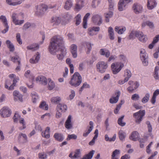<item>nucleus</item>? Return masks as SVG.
<instances>
[{
  "mask_svg": "<svg viewBox=\"0 0 159 159\" xmlns=\"http://www.w3.org/2000/svg\"><path fill=\"white\" fill-rule=\"evenodd\" d=\"M40 56V54L39 52H37L36 55L30 59V63L32 64L38 63L39 60Z\"/></svg>",
  "mask_w": 159,
  "mask_h": 159,
  "instance_id": "nucleus-18",
  "label": "nucleus"
},
{
  "mask_svg": "<svg viewBox=\"0 0 159 159\" xmlns=\"http://www.w3.org/2000/svg\"><path fill=\"white\" fill-rule=\"evenodd\" d=\"M131 73L130 70L128 69H126L125 70L124 76L125 77V79H127L128 80L129 79L131 76Z\"/></svg>",
  "mask_w": 159,
  "mask_h": 159,
  "instance_id": "nucleus-41",
  "label": "nucleus"
},
{
  "mask_svg": "<svg viewBox=\"0 0 159 159\" xmlns=\"http://www.w3.org/2000/svg\"><path fill=\"white\" fill-rule=\"evenodd\" d=\"M84 44L88 49V51L87 52V53L89 54L92 48V45L89 42H85L84 43Z\"/></svg>",
  "mask_w": 159,
  "mask_h": 159,
  "instance_id": "nucleus-47",
  "label": "nucleus"
},
{
  "mask_svg": "<svg viewBox=\"0 0 159 159\" xmlns=\"http://www.w3.org/2000/svg\"><path fill=\"white\" fill-rule=\"evenodd\" d=\"M76 23V25H79L81 22V16L80 14H78L75 17Z\"/></svg>",
  "mask_w": 159,
  "mask_h": 159,
  "instance_id": "nucleus-53",
  "label": "nucleus"
},
{
  "mask_svg": "<svg viewBox=\"0 0 159 159\" xmlns=\"http://www.w3.org/2000/svg\"><path fill=\"white\" fill-rule=\"evenodd\" d=\"M146 124L148 125V131L150 133L149 134L150 136L152 137V138L153 137V135H152V133H151L152 131V125L150 124V122L149 121H147L146 122Z\"/></svg>",
  "mask_w": 159,
  "mask_h": 159,
  "instance_id": "nucleus-51",
  "label": "nucleus"
},
{
  "mask_svg": "<svg viewBox=\"0 0 159 159\" xmlns=\"http://www.w3.org/2000/svg\"><path fill=\"white\" fill-rule=\"evenodd\" d=\"M13 95L15 101H19L20 102H23V95L18 91L16 90L14 91Z\"/></svg>",
  "mask_w": 159,
  "mask_h": 159,
  "instance_id": "nucleus-12",
  "label": "nucleus"
},
{
  "mask_svg": "<svg viewBox=\"0 0 159 159\" xmlns=\"http://www.w3.org/2000/svg\"><path fill=\"white\" fill-rule=\"evenodd\" d=\"M24 75L27 78L30 79L32 80H33L34 79V77L30 73V70H27L25 72Z\"/></svg>",
  "mask_w": 159,
  "mask_h": 159,
  "instance_id": "nucleus-46",
  "label": "nucleus"
},
{
  "mask_svg": "<svg viewBox=\"0 0 159 159\" xmlns=\"http://www.w3.org/2000/svg\"><path fill=\"white\" fill-rule=\"evenodd\" d=\"M92 20L94 23L98 25H100L102 23V18L98 15H93L92 17Z\"/></svg>",
  "mask_w": 159,
  "mask_h": 159,
  "instance_id": "nucleus-11",
  "label": "nucleus"
},
{
  "mask_svg": "<svg viewBox=\"0 0 159 159\" xmlns=\"http://www.w3.org/2000/svg\"><path fill=\"white\" fill-rule=\"evenodd\" d=\"M6 2L8 4L12 6L17 5V2H12V0H6Z\"/></svg>",
  "mask_w": 159,
  "mask_h": 159,
  "instance_id": "nucleus-64",
  "label": "nucleus"
},
{
  "mask_svg": "<svg viewBox=\"0 0 159 159\" xmlns=\"http://www.w3.org/2000/svg\"><path fill=\"white\" fill-rule=\"evenodd\" d=\"M64 43L62 37L59 35L55 36L52 38L49 46V51L51 54L53 55L55 53L58 48L59 47L61 53L57 55V57L59 60H62L66 53V49L64 46Z\"/></svg>",
  "mask_w": 159,
  "mask_h": 159,
  "instance_id": "nucleus-1",
  "label": "nucleus"
},
{
  "mask_svg": "<svg viewBox=\"0 0 159 159\" xmlns=\"http://www.w3.org/2000/svg\"><path fill=\"white\" fill-rule=\"evenodd\" d=\"M11 113V110L8 107H3L0 110V114L1 116L4 118L10 116Z\"/></svg>",
  "mask_w": 159,
  "mask_h": 159,
  "instance_id": "nucleus-8",
  "label": "nucleus"
},
{
  "mask_svg": "<svg viewBox=\"0 0 159 159\" xmlns=\"http://www.w3.org/2000/svg\"><path fill=\"white\" fill-rule=\"evenodd\" d=\"M100 54L101 55L105 56L106 57L108 58L110 55V52L109 50L104 48H102L100 51Z\"/></svg>",
  "mask_w": 159,
  "mask_h": 159,
  "instance_id": "nucleus-22",
  "label": "nucleus"
},
{
  "mask_svg": "<svg viewBox=\"0 0 159 159\" xmlns=\"http://www.w3.org/2000/svg\"><path fill=\"white\" fill-rule=\"evenodd\" d=\"M80 149H76L74 157H75V158H78L80 157Z\"/></svg>",
  "mask_w": 159,
  "mask_h": 159,
  "instance_id": "nucleus-60",
  "label": "nucleus"
},
{
  "mask_svg": "<svg viewBox=\"0 0 159 159\" xmlns=\"http://www.w3.org/2000/svg\"><path fill=\"white\" fill-rule=\"evenodd\" d=\"M108 32L110 39L111 40H113L115 39V35L114 30L111 27H109Z\"/></svg>",
  "mask_w": 159,
  "mask_h": 159,
  "instance_id": "nucleus-24",
  "label": "nucleus"
},
{
  "mask_svg": "<svg viewBox=\"0 0 159 159\" xmlns=\"http://www.w3.org/2000/svg\"><path fill=\"white\" fill-rule=\"evenodd\" d=\"M159 70V67L156 66L154 69V72L153 74V76L156 80H159V75L158 72Z\"/></svg>",
  "mask_w": 159,
  "mask_h": 159,
  "instance_id": "nucleus-44",
  "label": "nucleus"
},
{
  "mask_svg": "<svg viewBox=\"0 0 159 159\" xmlns=\"http://www.w3.org/2000/svg\"><path fill=\"white\" fill-rule=\"evenodd\" d=\"M120 95V92L119 90H117L115 92V97L112 96L109 99V102L111 104L116 103L118 101L119 97Z\"/></svg>",
  "mask_w": 159,
  "mask_h": 159,
  "instance_id": "nucleus-10",
  "label": "nucleus"
},
{
  "mask_svg": "<svg viewBox=\"0 0 159 159\" xmlns=\"http://www.w3.org/2000/svg\"><path fill=\"white\" fill-rule=\"evenodd\" d=\"M67 109V107L64 103H59L57 107L56 110L61 112H65Z\"/></svg>",
  "mask_w": 159,
  "mask_h": 159,
  "instance_id": "nucleus-17",
  "label": "nucleus"
},
{
  "mask_svg": "<svg viewBox=\"0 0 159 159\" xmlns=\"http://www.w3.org/2000/svg\"><path fill=\"white\" fill-rule=\"evenodd\" d=\"M113 14V12L111 11H110L109 12L106 13L105 14L106 18V21L107 22L109 21V18L112 17Z\"/></svg>",
  "mask_w": 159,
  "mask_h": 159,
  "instance_id": "nucleus-39",
  "label": "nucleus"
},
{
  "mask_svg": "<svg viewBox=\"0 0 159 159\" xmlns=\"http://www.w3.org/2000/svg\"><path fill=\"white\" fill-rule=\"evenodd\" d=\"M19 120V123L22 125V128H20V129H25L26 127V123L23 118H21Z\"/></svg>",
  "mask_w": 159,
  "mask_h": 159,
  "instance_id": "nucleus-52",
  "label": "nucleus"
},
{
  "mask_svg": "<svg viewBox=\"0 0 159 159\" xmlns=\"http://www.w3.org/2000/svg\"><path fill=\"white\" fill-rule=\"evenodd\" d=\"M11 61L14 63L18 62L19 65L20 64V57L17 56L15 57H11Z\"/></svg>",
  "mask_w": 159,
  "mask_h": 159,
  "instance_id": "nucleus-48",
  "label": "nucleus"
},
{
  "mask_svg": "<svg viewBox=\"0 0 159 159\" xmlns=\"http://www.w3.org/2000/svg\"><path fill=\"white\" fill-rule=\"evenodd\" d=\"M48 89L49 90L53 89L55 87V84L50 78H48Z\"/></svg>",
  "mask_w": 159,
  "mask_h": 159,
  "instance_id": "nucleus-30",
  "label": "nucleus"
},
{
  "mask_svg": "<svg viewBox=\"0 0 159 159\" xmlns=\"http://www.w3.org/2000/svg\"><path fill=\"white\" fill-rule=\"evenodd\" d=\"M50 128L49 127H47L45 131L42 133V135L43 137L46 139L49 138L50 137Z\"/></svg>",
  "mask_w": 159,
  "mask_h": 159,
  "instance_id": "nucleus-21",
  "label": "nucleus"
},
{
  "mask_svg": "<svg viewBox=\"0 0 159 159\" xmlns=\"http://www.w3.org/2000/svg\"><path fill=\"white\" fill-rule=\"evenodd\" d=\"M90 86L89 84H88L87 82H85L84 83L83 85L81 86L79 90V92L81 93L84 88H89Z\"/></svg>",
  "mask_w": 159,
  "mask_h": 159,
  "instance_id": "nucleus-57",
  "label": "nucleus"
},
{
  "mask_svg": "<svg viewBox=\"0 0 159 159\" xmlns=\"http://www.w3.org/2000/svg\"><path fill=\"white\" fill-rule=\"evenodd\" d=\"M118 135L120 140L122 141H124L126 137L125 133L123 130H120L119 132Z\"/></svg>",
  "mask_w": 159,
  "mask_h": 159,
  "instance_id": "nucleus-35",
  "label": "nucleus"
},
{
  "mask_svg": "<svg viewBox=\"0 0 159 159\" xmlns=\"http://www.w3.org/2000/svg\"><path fill=\"white\" fill-rule=\"evenodd\" d=\"M71 52L73 57L74 58L77 57V46L74 44H72L70 47Z\"/></svg>",
  "mask_w": 159,
  "mask_h": 159,
  "instance_id": "nucleus-20",
  "label": "nucleus"
},
{
  "mask_svg": "<svg viewBox=\"0 0 159 159\" xmlns=\"http://www.w3.org/2000/svg\"><path fill=\"white\" fill-rule=\"evenodd\" d=\"M19 80V78L18 77H16L14 78L13 80V84L10 86L9 88L10 89H14V87L16 85L17 81Z\"/></svg>",
  "mask_w": 159,
  "mask_h": 159,
  "instance_id": "nucleus-49",
  "label": "nucleus"
},
{
  "mask_svg": "<svg viewBox=\"0 0 159 159\" xmlns=\"http://www.w3.org/2000/svg\"><path fill=\"white\" fill-rule=\"evenodd\" d=\"M71 119V116L69 115L65 123V127L67 129H71L72 127V125Z\"/></svg>",
  "mask_w": 159,
  "mask_h": 159,
  "instance_id": "nucleus-19",
  "label": "nucleus"
},
{
  "mask_svg": "<svg viewBox=\"0 0 159 159\" xmlns=\"http://www.w3.org/2000/svg\"><path fill=\"white\" fill-rule=\"evenodd\" d=\"M82 82V77L78 72H75L72 76L69 82L70 84L72 86L77 87L79 86Z\"/></svg>",
  "mask_w": 159,
  "mask_h": 159,
  "instance_id": "nucleus-3",
  "label": "nucleus"
},
{
  "mask_svg": "<svg viewBox=\"0 0 159 159\" xmlns=\"http://www.w3.org/2000/svg\"><path fill=\"white\" fill-rule=\"evenodd\" d=\"M119 58L120 59L124 62H126L127 61V58L125 55L120 54L119 55Z\"/></svg>",
  "mask_w": 159,
  "mask_h": 159,
  "instance_id": "nucleus-62",
  "label": "nucleus"
},
{
  "mask_svg": "<svg viewBox=\"0 0 159 159\" xmlns=\"http://www.w3.org/2000/svg\"><path fill=\"white\" fill-rule=\"evenodd\" d=\"M95 152L94 150L91 151L88 154L84 155L81 159H91Z\"/></svg>",
  "mask_w": 159,
  "mask_h": 159,
  "instance_id": "nucleus-32",
  "label": "nucleus"
},
{
  "mask_svg": "<svg viewBox=\"0 0 159 159\" xmlns=\"http://www.w3.org/2000/svg\"><path fill=\"white\" fill-rule=\"evenodd\" d=\"M21 118L20 115L18 112H16L13 117L14 121L15 123H17L18 120H19Z\"/></svg>",
  "mask_w": 159,
  "mask_h": 159,
  "instance_id": "nucleus-45",
  "label": "nucleus"
},
{
  "mask_svg": "<svg viewBox=\"0 0 159 159\" xmlns=\"http://www.w3.org/2000/svg\"><path fill=\"white\" fill-rule=\"evenodd\" d=\"M101 2V0H93L92 6L93 8H95L97 7Z\"/></svg>",
  "mask_w": 159,
  "mask_h": 159,
  "instance_id": "nucleus-50",
  "label": "nucleus"
},
{
  "mask_svg": "<svg viewBox=\"0 0 159 159\" xmlns=\"http://www.w3.org/2000/svg\"><path fill=\"white\" fill-rule=\"evenodd\" d=\"M127 5L123 2L122 0H120L118 3V8L119 11H121L125 8Z\"/></svg>",
  "mask_w": 159,
  "mask_h": 159,
  "instance_id": "nucleus-25",
  "label": "nucleus"
},
{
  "mask_svg": "<svg viewBox=\"0 0 159 159\" xmlns=\"http://www.w3.org/2000/svg\"><path fill=\"white\" fill-rule=\"evenodd\" d=\"M0 19L4 25H8L7 20L5 16L1 15L0 17Z\"/></svg>",
  "mask_w": 159,
  "mask_h": 159,
  "instance_id": "nucleus-54",
  "label": "nucleus"
},
{
  "mask_svg": "<svg viewBox=\"0 0 159 159\" xmlns=\"http://www.w3.org/2000/svg\"><path fill=\"white\" fill-rule=\"evenodd\" d=\"M150 97V94L148 93H146L145 96L143 98L142 101L143 103H145L147 102L149 99Z\"/></svg>",
  "mask_w": 159,
  "mask_h": 159,
  "instance_id": "nucleus-55",
  "label": "nucleus"
},
{
  "mask_svg": "<svg viewBox=\"0 0 159 159\" xmlns=\"http://www.w3.org/2000/svg\"><path fill=\"white\" fill-rule=\"evenodd\" d=\"M116 137V134H115L113 137L112 138H110L107 134H106L105 136V140L106 141H114Z\"/></svg>",
  "mask_w": 159,
  "mask_h": 159,
  "instance_id": "nucleus-43",
  "label": "nucleus"
},
{
  "mask_svg": "<svg viewBox=\"0 0 159 159\" xmlns=\"http://www.w3.org/2000/svg\"><path fill=\"white\" fill-rule=\"evenodd\" d=\"M145 113V110H140L133 114V116L135 119V121L137 123L139 124L141 122Z\"/></svg>",
  "mask_w": 159,
  "mask_h": 159,
  "instance_id": "nucleus-6",
  "label": "nucleus"
},
{
  "mask_svg": "<svg viewBox=\"0 0 159 159\" xmlns=\"http://www.w3.org/2000/svg\"><path fill=\"white\" fill-rule=\"evenodd\" d=\"M157 4L156 0H147V7L149 10L153 9L156 7Z\"/></svg>",
  "mask_w": 159,
  "mask_h": 159,
  "instance_id": "nucleus-13",
  "label": "nucleus"
},
{
  "mask_svg": "<svg viewBox=\"0 0 159 159\" xmlns=\"http://www.w3.org/2000/svg\"><path fill=\"white\" fill-rule=\"evenodd\" d=\"M124 66V65L122 63L120 64L117 63H112L111 65V68L113 73L116 74L120 71Z\"/></svg>",
  "mask_w": 159,
  "mask_h": 159,
  "instance_id": "nucleus-7",
  "label": "nucleus"
},
{
  "mask_svg": "<svg viewBox=\"0 0 159 159\" xmlns=\"http://www.w3.org/2000/svg\"><path fill=\"white\" fill-rule=\"evenodd\" d=\"M36 81L37 82L39 83L44 85L47 84V80L45 77L43 75H39L36 78Z\"/></svg>",
  "mask_w": 159,
  "mask_h": 159,
  "instance_id": "nucleus-15",
  "label": "nucleus"
},
{
  "mask_svg": "<svg viewBox=\"0 0 159 159\" xmlns=\"http://www.w3.org/2000/svg\"><path fill=\"white\" fill-rule=\"evenodd\" d=\"M55 7V5L53 6L49 5L48 6L45 4H41L37 7L35 15L39 17H41L44 14L48 8L51 9Z\"/></svg>",
  "mask_w": 159,
  "mask_h": 159,
  "instance_id": "nucleus-2",
  "label": "nucleus"
},
{
  "mask_svg": "<svg viewBox=\"0 0 159 159\" xmlns=\"http://www.w3.org/2000/svg\"><path fill=\"white\" fill-rule=\"evenodd\" d=\"M32 98V101L33 103H36L39 99L38 95L37 93L34 92L31 94Z\"/></svg>",
  "mask_w": 159,
  "mask_h": 159,
  "instance_id": "nucleus-42",
  "label": "nucleus"
},
{
  "mask_svg": "<svg viewBox=\"0 0 159 159\" xmlns=\"http://www.w3.org/2000/svg\"><path fill=\"white\" fill-rule=\"evenodd\" d=\"M126 29L125 27H122L119 29V27L118 26H116L115 28V31L117 32L119 34H122L126 30Z\"/></svg>",
  "mask_w": 159,
  "mask_h": 159,
  "instance_id": "nucleus-38",
  "label": "nucleus"
},
{
  "mask_svg": "<svg viewBox=\"0 0 159 159\" xmlns=\"http://www.w3.org/2000/svg\"><path fill=\"white\" fill-rule=\"evenodd\" d=\"M39 107L40 108L45 110H47L48 109V105L46 104L45 101L41 102L39 105Z\"/></svg>",
  "mask_w": 159,
  "mask_h": 159,
  "instance_id": "nucleus-40",
  "label": "nucleus"
},
{
  "mask_svg": "<svg viewBox=\"0 0 159 159\" xmlns=\"http://www.w3.org/2000/svg\"><path fill=\"white\" fill-rule=\"evenodd\" d=\"M90 15V13H87L84 17L83 22V26L84 28L86 29L87 28V19Z\"/></svg>",
  "mask_w": 159,
  "mask_h": 159,
  "instance_id": "nucleus-34",
  "label": "nucleus"
},
{
  "mask_svg": "<svg viewBox=\"0 0 159 159\" xmlns=\"http://www.w3.org/2000/svg\"><path fill=\"white\" fill-rule=\"evenodd\" d=\"M6 43L7 47L9 49L10 51L11 52H13L15 50V48L13 43L9 40L6 41Z\"/></svg>",
  "mask_w": 159,
  "mask_h": 159,
  "instance_id": "nucleus-31",
  "label": "nucleus"
},
{
  "mask_svg": "<svg viewBox=\"0 0 159 159\" xmlns=\"http://www.w3.org/2000/svg\"><path fill=\"white\" fill-rule=\"evenodd\" d=\"M54 138L58 141L61 142L64 139L62 134L59 133H55L53 136Z\"/></svg>",
  "mask_w": 159,
  "mask_h": 159,
  "instance_id": "nucleus-29",
  "label": "nucleus"
},
{
  "mask_svg": "<svg viewBox=\"0 0 159 159\" xmlns=\"http://www.w3.org/2000/svg\"><path fill=\"white\" fill-rule=\"evenodd\" d=\"M109 4V9L110 10L113 9L114 5V2L113 0H107Z\"/></svg>",
  "mask_w": 159,
  "mask_h": 159,
  "instance_id": "nucleus-61",
  "label": "nucleus"
},
{
  "mask_svg": "<svg viewBox=\"0 0 159 159\" xmlns=\"http://www.w3.org/2000/svg\"><path fill=\"white\" fill-rule=\"evenodd\" d=\"M61 100V98L59 96L54 97L51 98V102L54 104H58Z\"/></svg>",
  "mask_w": 159,
  "mask_h": 159,
  "instance_id": "nucleus-36",
  "label": "nucleus"
},
{
  "mask_svg": "<svg viewBox=\"0 0 159 159\" xmlns=\"http://www.w3.org/2000/svg\"><path fill=\"white\" fill-rule=\"evenodd\" d=\"M137 37L139 41L142 42H145L147 40V36L144 34L143 32L139 31H138Z\"/></svg>",
  "mask_w": 159,
  "mask_h": 159,
  "instance_id": "nucleus-16",
  "label": "nucleus"
},
{
  "mask_svg": "<svg viewBox=\"0 0 159 159\" xmlns=\"http://www.w3.org/2000/svg\"><path fill=\"white\" fill-rule=\"evenodd\" d=\"M61 22L60 18L58 17H52L51 20V22L53 25H58Z\"/></svg>",
  "mask_w": 159,
  "mask_h": 159,
  "instance_id": "nucleus-23",
  "label": "nucleus"
},
{
  "mask_svg": "<svg viewBox=\"0 0 159 159\" xmlns=\"http://www.w3.org/2000/svg\"><path fill=\"white\" fill-rule=\"evenodd\" d=\"M39 157L40 159H45L47 158V155L44 152L40 153L39 154Z\"/></svg>",
  "mask_w": 159,
  "mask_h": 159,
  "instance_id": "nucleus-63",
  "label": "nucleus"
},
{
  "mask_svg": "<svg viewBox=\"0 0 159 159\" xmlns=\"http://www.w3.org/2000/svg\"><path fill=\"white\" fill-rule=\"evenodd\" d=\"M124 117V116H122L120 118H119L118 119V123L119 125L121 126H124L125 124V122H122V120L123 119Z\"/></svg>",
  "mask_w": 159,
  "mask_h": 159,
  "instance_id": "nucleus-56",
  "label": "nucleus"
},
{
  "mask_svg": "<svg viewBox=\"0 0 159 159\" xmlns=\"http://www.w3.org/2000/svg\"><path fill=\"white\" fill-rule=\"evenodd\" d=\"M77 136L74 134H69L66 138V140L69 141L71 139H77Z\"/></svg>",
  "mask_w": 159,
  "mask_h": 159,
  "instance_id": "nucleus-59",
  "label": "nucleus"
},
{
  "mask_svg": "<svg viewBox=\"0 0 159 159\" xmlns=\"http://www.w3.org/2000/svg\"><path fill=\"white\" fill-rule=\"evenodd\" d=\"M140 57L143 65L147 66L148 64V55L144 49H141L140 51Z\"/></svg>",
  "mask_w": 159,
  "mask_h": 159,
  "instance_id": "nucleus-5",
  "label": "nucleus"
},
{
  "mask_svg": "<svg viewBox=\"0 0 159 159\" xmlns=\"http://www.w3.org/2000/svg\"><path fill=\"white\" fill-rule=\"evenodd\" d=\"M66 62L70 67V71L71 74H72L74 72V67L73 65L71 64V61L70 58H67L66 60Z\"/></svg>",
  "mask_w": 159,
  "mask_h": 159,
  "instance_id": "nucleus-37",
  "label": "nucleus"
},
{
  "mask_svg": "<svg viewBox=\"0 0 159 159\" xmlns=\"http://www.w3.org/2000/svg\"><path fill=\"white\" fill-rule=\"evenodd\" d=\"M139 134L137 131H134L132 132L130 139L134 141H136L139 137Z\"/></svg>",
  "mask_w": 159,
  "mask_h": 159,
  "instance_id": "nucleus-27",
  "label": "nucleus"
},
{
  "mask_svg": "<svg viewBox=\"0 0 159 159\" xmlns=\"http://www.w3.org/2000/svg\"><path fill=\"white\" fill-rule=\"evenodd\" d=\"M39 45L36 43H33L27 47V48L28 50L35 51L39 49Z\"/></svg>",
  "mask_w": 159,
  "mask_h": 159,
  "instance_id": "nucleus-33",
  "label": "nucleus"
},
{
  "mask_svg": "<svg viewBox=\"0 0 159 159\" xmlns=\"http://www.w3.org/2000/svg\"><path fill=\"white\" fill-rule=\"evenodd\" d=\"M18 14L15 13H13L11 16V18L13 23L16 25H20L23 24L24 22V20H19L16 18H18Z\"/></svg>",
  "mask_w": 159,
  "mask_h": 159,
  "instance_id": "nucleus-9",
  "label": "nucleus"
},
{
  "mask_svg": "<svg viewBox=\"0 0 159 159\" xmlns=\"http://www.w3.org/2000/svg\"><path fill=\"white\" fill-rule=\"evenodd\" d=\"M73 3L71 0H66L64 6V8L67 10H69L72 6Z\"/></svg>",
  "mask_w": 159,
  "mask_h": 159,
  "instance_id": "nucleus-26",
  "label": "nucleus"
},
{
  "mask_svg": "<svg viewBox=\"0 0 159 159\" xmlns=\"http://www.w3.org/2000/svg\"><path fill=\"white\" fill-rule=\"evenodd\" d=\"M133 9L135 13L138 14L142 12L143 7L141 5L138 3H135L133 5Z\"/></svg>",
  "mask_w": 159,
  "mask_h": 159,
  "instance_id": "nucleus-14",
  "label": "nucleus"
},
{
  "mask_svg": "<svg viewBox=\"0 0 159 159\" xmlns=\"http://www.w3.org/2000/svg\"><path fill=\"white\" fill-rule=\"evenodd\" d=\"M120 151L118 149H116L113 152L111 157H119V155L120 154Z\"/></svg>",
  "mask_w": 159,
  "mask_h": 159,
  "instance_id": "nucleus-58",
  "label": "nucleus"
},
{
  "mask_svg": "<svg viewBox=\"0 0 159 159\" xmlns=\"http://www.w3.org/2000/svg\"><path fill=\"white\" fill-rule=\"evenodd\" d=\"M138 31L132 30L129 33V39H134L137 37Z\"/></svg>",
  "mask_w": 159,
  "mask_h": 159,
  "instance_id": "nucleus-28",
  "label": "nucleus"
},
{
  "mask_svg": "<svg viewBox=\"0 0 159 159\" xmlns=\"http://www.w3.org/2000/svg\"><path fill=\"white\" fill-rule=\"evenodd\" d=\"M108 66L107 62L104 61H99L96 64L97 71L101 73H104L107 69Z\"/></svg>",
  "mask_w": 159,
  "mask_h": 159,
  "instance_id": "nucleus-4",
  "label": "nucleus"
}]
</instances>
